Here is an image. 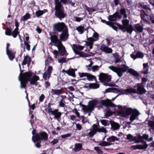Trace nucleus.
I'll list each match as a JSON object with an SVG mask.
<instances>
[{
  "label": "nucleus",
  "instance_id": "nucleus-1",
  "mask_svg": "<svg viewBox=\"0 0 154 154\" xmlns=\"http://www.w3.org/2000/svg\"><path fill=\"white\" fill-rule=\"evenodd\" d=\"M53 29L54 31L50 39L52 43L57 47L60 55H67L68 53L62 42H65L69 38V34L68 26L63 22H58L54 24Z\"/></svg>",
  "mask_w": 154,
  "mask_h": 154
},
{
  "label": "nucleus",
  "instance_id": "nucleus-2",
  "mask_svg": "<svg viewBox=\"0 0 154 154\" xmlns=\"http://www.w3.org/2000/svg\"><path fill=\"white\" fill-rule=\"evenodd\" d=\"M118 113L122 116L128 118V116L131 115L130 118V122H127V124H130L134 120L138 119V116L140 114V112L136 109H132L131 108H127L125 106L123 109H121L118 112Z\"/></svg>",
  "mask_w": 154,
  "mask_h": 154
},
{
  "label": "nucleus",
  "instance_id": "nucleus-3",
  "mask_svg": "<svg viewBox=\"0 0 154 154\" xmlns=\"http://www.w3.org/2000/svg\"><path fill=\"white\" fill-rule=\"evenodd\" d=\"M67 3V0H54L55 7L54 16L56 18L62 20L67 16V14L64 11V8L62 3L66 4Z\"/></svg>",
  "mask_w": 154,
  "mask_h": 154
},
{
  "label": "nucleus",
  "instance_id": "nucleus-4",
  "mask_svg": "<svg viewBox=\"0 0 154 154\" xmlns=\"http://www.w3.org/2000/svg\"><path fill=\"white\" fill-rule=\"evenodd\" d=\"M122 25L117 22L112 23L110 26L115 30L117 31V28L115 26L116 25L118 27L119 29L123 32H127L131 34L134 29L132 25L129 24V21L127 19H124L122 21Z\"/></svg>",
  "mask_w": 154,
  "mask_h": 154
},
{
  "label": "nucleus",
  "instance_id": "nucleus-5",
  "mask_svg": "<svg viewBox=\"0 0 154 154\" xmlns=\"http://www.w3.org/2000/svg\"><path fill=\"white\" fill-rule=\"evenodd\" d=\"M137 90L131 87L126 89L122 88L119 89L114 88V90H116L119 93V95L123 94L128 95L131 93H137L141 94L145 93L146 91L142 85L140 84H137Z\"/></svg>",
  "mask_w": 154,
  "mask_h": 154
},
{
  "label": "nucleus",
  "instance_id": "nucleus-6",
  "mask_svg": "<svg viewBox=\"0 0 154 154\" xmlns=\"http://www.w3.org/2000/svg\"><path fill=\"white\" fill-rule=\"evenodd\" d=\"M99 79L102 83H103V85L106 86L110 87L114 86L112 84L108 83L111 81V75L107 74L100 73L99 75Z\"/></svg>",
  "mask_w": 154,
  "mask_h": 154
},
{
  "label": "nucleus",
  "instance_id": "nucleus-7",
  "mask_svg": "<svg viewBox=\"0 0 154 154\" xmlns=\"http://www.w3.org/2000/svg\"><path fill=\"white\" fill-rule=\"evenodd\" d=\"M48 139V134L45 131L36 133L34 136H33L32 137V140L34 143L38 140H47Z\"/></svg>",
  "mask_w": 154,
  "mask_h": 154
},
{
  "label": "nucleus",
  "instance_id": "nucleus-8",
  "mask_svg": "<svg viewBox=\"0 0 154 154\" xmlns=\"http://www.w3.org/2000/svg\"><path fill=\"white\" fill-rule=\"evenodd\" d=\"M121 66L122 67H117L115 72L119 77H121L123 75V73L126 72L129 68L128 66L125 64H122Z\"/></svg>",
  "mask_w": 154,
  "mask_h": 154
},
{
  "label": "nucleus",
  "instance_id": "nucleus-9",
  "mask_svg": "<svg viewBox=\"0 0 154 154\" xmlns=\"http://www.w3.org/2000/svg\"><path fill=\"white\" fill-rule=\"evenodd\" d=\"M52 109H51L49 110L48 113L54 116V119L59 120L61 118L62 113L59 111L58 109H55L54 110Z\"/></svg>",
  "mask_w": 154,
  "mask_h": 154
},
{
  "label": "nucleus",
  "instance_id": "nucleus-10",
  "mask_svg": "<svg viewBox=\"0 0 154 154\" xmlns=\"http://www.w3.org/2000/svg\"><path fill=\"white\" fill-rule=\"evenodd\" d=\"M23 70L21 71L20 74V75H21L20 78L29 82V80L31 78L32 72L31 71H29L23 73Z\"/></svg>",
  "mask_w": 154,
  "mask_h": 154
},
{
  "label": "nucleus",
  "instance_id": "nucleus-11",
  "mask_svg": "<svg viewBox=\"0 0 154 154\" xmlns=\"http://www.w3.org/2000/svg\"><path fill=\"white\" fill-rule=\"evenodd\" d=\"M130 57L132 58L135 60L137 58H143L144 57V54L140 51H135L130 54Z\"/></svg>",
  "mask_w": 154,
  "mask_h": 154
},
{
  "label": "nucleus",
  "instance_id": "nucleus-12",
  "mask_svg": "<svg viewBox=\"0 0 154 154\" xmlns=\"http://www.w3.org/2000/svg\"><path fill=\"white\" fill-rule=\"evenodd\" d=\"M51 66H49L47 70L43 73V78L45 81L48 80L51 77V74L53 70Z\"/></svg>",
  "mask_w": 154,
  "mask_h": 154
},
{
  "label": "nucleus",
  "instance_id": "nucleus-13",
  "mask_svg": "<svg viewBox=\"0 0 154 154\" xmlns=\"http://www.w3.org/2000/svg\"><path fill=\"white\" fill-rule=\"evenodd\" d=\"M140 17L141 20L144 23H149V16L147 14L145 11L142 10L140 11Z\"/></svg>",
  "mask_w": 154,
  "mask_h": 154
},
{
  "label": "nucleus",
  "instance_id": "nucleus-14",
  "mask_svg": "<svg viewBox=\"0 0 154 154\" xmlns=\"http://www.w3.org/2000/svg\"><path fill=\"white\" fill-rule=\"evenodd\" d=\"M144 144L143 145L137 144L136 145L132 146L133 149H145L148 146V145L146 144V141L142 142Z\"/></svg>",
  "mask_w": 154,
  "mask_h": 154
},
{
  "label": "nucleus",
  "instance_id": "nucleus-15",
  "mask_svg": "<svg viewBox=\"0 0 154 154\" xmlns=\"http://www.w3.org/2000/svg\"><path fill=\"white\" fill-rule=\"evenodd\" d=\"M9 59L11 61L13 60L15 57V54L16 51L13 49H10V50L6 51Z\"/></svg>",
  "mask_w": 154,
  "mask_h": 154
},
{
  "label": "nucleus",
  "instance_id": "nucleus-16",
  "mask_svg": "<svg viewBox=\"0 0 154 154\" xmlns=\"http://www.w3.org/2000/svg\"><path fill=\"white\" fill-rule=\"evenodd\" d=\"M100 102L103 105L106 107H114L115 106V104L112 103L110 100H100Z\"/></svg>",
  "mask_w": 154,
  "mask_h": 154
},
{
  "label": "nucleus",
  "instance_id": "nucleus-17",
  "mask_svg": "<svg viewBox=\"0 0 154 154\" xmlns=\"http://www.w3.org/2000/svg\"><path fill=\"white\" fill-rule=\"evenodd\" d=\"M39 79V78L38 76L35 75L29 80V82H30V85H35V86H37L38 83L37 81Z\"/></svg>",
  "mask_w": 154,
  "mask_h": 154
},
{
  "label": "nucleus",
  "instance_id": "nucleus-18",
  "mask_svg": "<svg viewBox=\"0 0 154 154\" xmlns=\"http://www.w3.org/2000/svg\"><path fill=\"white\" fill-rule=\"evenodd\" d=\"M119 138L117 137L114 136H111L107 138L106 139L108 142H109V143L111 144V145L114 144V143H112V142H114L115 141H119Z\"/></svg>",
  "mask_w": 154,
  "mask_h": 154
},
{
  "label": "nucleus",
  "instance_id": "nucleus-19",
  "mask_svg": "<svg viewBox=\"0 0 154 154\" xmlns=\"http://www.w3.org/2000/svg\"><path fill=\"white\" fill-rule=\"evenodd\" d=\"M75 146V147L72 149L74 152H78L82 149V145L81 143H76Z\"/></svg>",
  "mask_w": 154,
  "mask_h": 154
},
{
  "label": "nucleus",
  "instance_id": "nucleus-20",
  "mask_svg": "<svg viewBox=\"0 0 154 154\" xmlns=\"http://www.w3.org/2000/svg\"><path fill=\"white\" fill-rule=\"evenodd\" d=\"M84 48V46H82L76 44H73L72 47V50L74 53L75 51H80H80L82 50Z\"/></svg>",
  "mask_w": 154,
  "mask_h": 154
},
{
  "label": "nucleus",
  "instance_id": "nucleus-21",
  "mask_svg": "<svg viewBox=\"0 0 154 154\" xmlns=\"http://www.w3.org/2000/svg\"><path fill=\"white\" fill-rule=\"evenodd\" d=\"M100 49L102 51L107 53H111L112 51L111 48L106 47L105 45L101 46Z\"/></svg>",
  "mask_w": 154,
  "mask_h": 154
},
{
  "label": "nucleus",
  "instance_id": "nucleus-22",
  "mask_svg": "<svg viewBox=\"0 0 154 154\" xmlns=\"http://www.w3.org/2000/svg\"><path fill=\"white\" fill-rule=\"evenodd\" d=\"M97 104V101L95 100H91L89 102L88 106L90 111H91L93 110L94 107L96 106Z\"/></svg>",
  "mask_w": 154,
  "mask_h": 154
},
{
  "label": "nucleus",
  "instance_id": "nucleus-23",
  "mask_svg": "<svg viewBox=\"0 0 154 154\" xmlns=\"http://www.w3.org/2000/svg\"><path fill=\"white\" fill-rule=\"evenodd\" d=\"M109 122L111 126V128L113 130H116L120 128V125L118 123L112 121H110Z\"/></svg>",
  "mask_w": 154,
  "mask_h": 154
},
{
  "label": "nucleus",
  "instance_id": "nucleus-24",
  "mask_svg": "<svg viewBox=\"0 0 154 154\" xmlns=\"http://www.w3.org/2000/svg\"><path fill=\"white\" fill-rule=\"evenodd\" d=\"M19 80L20 82V88H26L28 82H29L26 80H24L22 78H20Z\"/></svg>",
  "mask_w": 154,
  "mask_h": 154
},
{
  "label": "nucleus",
  "instance_id": "nucleus-25",
  "mask_svg": "<svg viewBox=\"0 0 154 154\" xmlns=\"http://www.w3.org/2000/svg\"><path fill=\"white\" fill-rule=\"evenodd\" d=\"M128 70L127 72L133 75L136 77H138L140 76L138 72L134 70L132 68L129 69Z\"/></svg>",
  "mask_w": 154,
  "mask_h": 154
},
{
  "label": "nucleus",
  "instance_id": "nucleus-26",
  "mask_svg": "<svg viewBox=\"0 0 154 154\" xmlns=\"http://www.w3.org/2000/svg\"><path fill=\"white\" fill-rule=\"evenodd\" d=\"M143 71L142 73L144 74H147L148 73L149 66H148V63H143Z\"/></svg>",
  "mask_w": 154,
  "mask_h": 154
},
{
  "label": "nucleus",
  "instance_id": "nucleus-27",
  "mask_svg": "<svg viewBox=\"0 0 154 154\" xmlns=\"http://www.w3.org/2000/svg\"><path fill=\"white\" fill-rule=\"evenodd\" d=\"M48 12V10L46 9H44L43 10H39L38 11H36L35 13V15L37 17H38L40 16L43 15L45 13Z\"/></svg>",
  "mask_w": 154,
  "mask_h": 154
},
{
  "label": "nucleus",
  "instance_id": "nucleus-28",
  "mask_svg": "<svg viewBox=\"0 0 154 154\" xmlns=\"http://www.w3.org/2000/svg\"><path fill=\"white\" fill-rule=\"evenodd\" d=\"M51 92L53 95H59L63 93V90L62 89H52Z\"/></svg>",
  "mask_w": 154,
  "mask_h": 154
},
{
  "label": "nucleus",
  "instance_id": "nucleus-29",
  "mask_svg": "<svg viewBox=\"0 0 154 154\" xmlns=\"http://www.w3.org/2000/svg\"><path fill=\"white\" fill-rule=\"evenodd\" d=\"M139 8H142L143 9L148 10H150V8L149 7V5H145L144 3H139L138 5Z\"/></svg>",
  "mask_w": 154,
  "mask_h": 154
},
{
  "label": "nucleus",
  "instance_id": "nucleus-30",
  "mask_svg": "<svg viewBox=\"0 0 154 154\" xmlns=\"http://www.w3.org/2000/svg\"><path fill=\"white\" fill-rule=\"evenodd\" d=\"M136 31L139 32H142L143 30V27L139 23L135 24L134 26Z\"/></svg>",
  "mask_w": 154,
  "mask_h": 154
},
{
  "label": "nucleus",
  "instance_id": "nucleus-31",
  "mask_svg": "<svg viewBox=\"0 0 154 154\" xmlns=\"http://www.w3.org/2000/svg\"><path fill=\"white\" fill-rule=\"evenodd\" d=\"M76 70V69H74L73 68L69 69L67 70V74L70 76H71L73 77H75L76 75L75 74V71Z\"/></svg>",
  "mask_w": 154,
  "mask_h": 154
},
{
  "label": "nucleus",
  "instance_id": "nucleus-32",
  "mask_svg": "<svg viewBox=\"0 0 154 154\" xmlns=\"http://www.w3.org/2000/svg\"><path fill=\"white\" fill-rule=\"evenodd\" d=\"M80 105L82 107V109L83 110L84 112H91L90 109H89L88 106H86V105L82 104L80 103Z\"/></svg>",
  "mask_w": 154,
  "mask_h": 154
},
{
  "label": "nucleus",
  "instance_id": "nucleus-33",
  "mask_svg": "<svg viewBox=\"0 0 154 154\" xmlns=\"http://www.w3.org/2000/svg\"><path fill=\"white\" fill-rule=\"evenodd\" d=\"M76 29L80 34H82L85 31V27L83 26H80L77 27Z\"/></svg>",
  "mask_w": 154,
  "mask_h": 154
},
{
  "label": "nucleus",
  "instance_id": "nucleus-34",
  "mask_svg": "<svg viewBox=\"0 0 154 154\" xmlns=\"http://www.w3.org/2000/svg\"><path fill=\"white\" fill-rule=\"evenodd\" d=\"M96 143H99L98 145L102 146H109L111 145V144H110L109 143V142H108V141H97Z\"/></svg>",
  "mask_w": 154,
  "mask_h": 154
},
{
  "label": "nucleus",
  "instance_id": "nucleus-35",
  "mask_svg": "<svg viewBox=\"0 0 154 154\" xmlns=\"http://www.w3.org/2000/svg\"><path fill=\"white\" fill-rule=\"evenodd\" d=\"M31 60V57L27 55L24 56V59L22 63V65H26L27 62Z\"/></svg>",
  "mask_w": 154,
  "mask_h": 154
},
{
  "label": "nucleus",
  "instance_id": "nucleus-36",
  "mask_svg": "<svg viewBox=\"0 0 154 154\" xmlns=\"http://www.w3.org/2000/svg\"><path fill=\"white\" fill-rule=\"evenodd\" d=\"M75 53L79 55L81 57H88V54L86 53L81 51H75Z\"/></svg>",
  "mask_w": 154,
  "mask_h": 154
},
{
  "label": "nucleus",
  "instance_id": "nucleus-37",
  "mask_svg": "<svg viewBox=\"0 0 154 154\" xmlns=\"http://www.w3.org/2000/svg\"><path fill=\"white\" fill-rule=\"evenodd\" d=\"M86 77L87 79L89 81L94 80L96 81H97V79L96 77L90 73H88Z\"/></svg>",
  "mask_w": 154,
  "mask_h": 154
},
{
  "label": "nucleus",
  "instance_id": "nucleus-38",
  "mask_svg": "<svg viewBox=\"0 0 154 154\" xmlns=\"http://www.w3.org/2000/svg\"><path fill=\"white\" fill-rule=\"evenodd\" d=\"M119 11L121 14L120 15H123V17L124 18H126L127 17V15L126 14V10L125 8H121L119 10Z\"/></svg>",
  "mask_w": 154,
  "mask_h": 154
},
{
  "label": "nucleus",
  "instance_id": "nucleus-39",
  "mask_svg": "<svg viewBox=\"0 0 154 154\" xmlns=\"http://www.w3.org/2000/svg\"><path fill=\"white\" fill-rule=\"evenodd\" d=\"M141 139V136L140 134H137V136L134 137L132 140V141H135L136 143L140 142V140Z\"/></svg>",
  "mask_w": 154,
  "mask_h": 154
},
{
  "label": "nucleus",
  "instance_id": "nucleus-40",
  "mask_svg": "<svg viewBox=\"0 0 154 154\" xmlns=\"http://www.w3.org/2000/svg\"><path fill=\"white\" fill-rule=\"evenodd\" d=\"M30 18V14L28 13H27L21 18L20 21L21 22L25 21Z\"/></svg>",
  "mask_w": 154,
  "mask_h": 154
},
{
  "label": "nucleus",
  "instance_id": "nucleus-41",
  "mask_svg": "<svg viewBox=\"0 0 154 154\" xmlns=\"http://www.w3.org/2000/svg\"><path fill=\"white\" fill-rule=\"evenodd\" d=\"M110 17H113L115 19H121L122 17L121 15L119 14V13L118 12H116L112 15H110Z\"/></svg>",
  "mask_w": 154,
  "mask_h": 154
},
{
  "label": "nucleus",
  "instance_id": "nucleus-42",
  "mask_svg": "<svg viewBox=\"0 0 154 154\" xmlns=\"http://www.w3.org/2000/svg\"><path fill=\"white\" fill-rule=\"evenodd\" d=\"M89 87L90 88L97 89L99 88V85L97 83H90Z\"/></svg>",
  "mask_w": 154,
  "mask_h": 154
},
{
  "label": "nucleus",
  "instance_id": "nucleus-43",
  "mask_svg": "<svg viewBox=\"0 0 154 154\" xmlns=\"http://www.w3.org/2000/svg\"><path fill=\"white\" fill-rule=\"evenodd\" d=\"M3 29H5L3 28ZM5 29V34L7 35L11 36L12 29L10 27H7Z\"/></svg>",
  "mask_w": 154,
  "mask_h": 154
},
{
  "label": "nucleus",
  "instance_id": "nucleus-44",
  "mask_svg": "<svg viewBox=\"0 0 154 154\" xmlns=\"http://www.w3.org/2000/svg\"><path fill=\"white\" fill-rule=\"evenodd\" d=\"M149 135L146 134H143V136H141V139L140 140V142H143L144 141L143 140V139L147 141L148 139Z\"/></svg>",
  "mask_w": 154,
  "mask_h": 154
},
{
  "label": "nucleus",
  "instance_id": "nucleus-45",
  "mask_svg": "<svg viewBox=\"0 0 154 154\" xmlns=\"http://www.w3.org/2000/svg\"><path fill=\"white\" fill-rule=\"evenodd\" d=\"M96 133V131L92 130L90 131L86 136H88L89 138H92Z\"/></svg>",
  "mask_w": 154,
  "mask_h": 154
},
{
  "label": "nucleus",
  "instance_id": "nucleus-46",
  "mask_svg": "<svg viewBox=\"0 0 154 154\" xmlns=\"http://www.w3.org/2000/svg\"><path fill=\"white\" fill-rule=\"evenodd\" d=\"M103 132L106 133L107 132L106 130V128L103 127H101V128H98L97 131V132Z\"/></svg>",
  "mask_w": 154,
  "mask_h": 154
},
{
  "label": "nucleus",
  "instance_id": "nucleus-47",
  "mask_svg": "<svg viewBox=\"0 0 154 154\" xmlns=\"http://www.w3.org/2000/svg\"><path fill=\"white\" fill-rule=\"evenodd\" d=\"M113 114V112L110 111V110H107L106 111L105 114V116L106 118H108L111 115H112Z\"/></svg>",
  "mask_w": 154,
  "mask_h": 154
},
{
  "label": "nucleus",
  "instance_id": "nucleus-48",
  "mask_svg": "<svg viewBox=\"0 0 154 154\" xmlns=\"http://www.w3.org/2000/svg\"><path fill=\"white\" fill-rule=\"evenodd\" d=\"M24 44L26 46V49L28 51H29L30 49V45L29 44L30 42H25L24 41Z\"/></svg>",
  "mask_w": 154,
  "mask_h": 154
},
{
  "label": "nucleus",
  "instance_id": "nucleus-49",
  "mask_svg": "<svg viewBox=\"0 0 154 154\" xmlns=\"http://www.w3.org/2000/svg\"><path fill=\"white\" fill-rule=\"evenodd\" d=\"M149 23L151 22L152 23H154V14H151L149 16Z\"/></svg>",
  "mask_w": 154,
  "mask_h": 154
},
{
  "label": "nucleus",
  "instance_id": "nucleus-50",
  "mask_svg": "<svg viewBox=\"0 0 154 154\" xmlns=\"http://www.w3.org/2000/svg\"><path fill=\"white\" fill-rule=\"evenodd\" d=\"M99 34L97 32H95L93 35L94 39L96 41L99 39Z\"/></svg>",
  "mask_w": 154,
  "mask_h": 154
},
{
  "label": "nucleus",
  "instance_id": "nucleus-51",
  "mask_svg": "<svg viewBox=\"0 0 154 154\" xmlns=\"http://www.w3.org/2000/svg\"><path fill=\"white\" fill-rule=\"evenodd\" d=\"M94 149L99 154H102L103 153V152L100 148L99 147H94Z\"/></svg>",
  "mask_w": 154,
  "mask_h": 154
},
{
  "label": "nucleus",
  "instance_id": "nucleus-52",
  "mask_svg": "<svg viewBox=\"0 0 154 154\" xmlns=\"http://www.w3.org/2000/svg\"><path fill=\"white\" fill-rule=\"evenodd\" d=\"M108 121L104 119L100 120V122L101 124L104 126H106L108 125L109 124L108 122Z\"/></svg>",
  "mask_w": 154,
  "mask_h": 154
},
{
  "label": "nucleus",
  "instance_id": "nucleus-53",
  "mask_svg": "<svg viewBox=\"0 0 154 154\" xmlns=\"http://www.w3.org/2000/svg\"><path fill=\"white\" fill-rule=\"evenodd\" d=\"M19 33L20 32H18L13 30V31H12L11 35L14 38H16Z\"/></svg>",
  "mask_w": 154,
  "mask_h": 154
},
{
  "label": "nucleus",
  "instance_id": "nucleus-54",
  "mask_svg": "<svg viewBox=\"0 0 154 154\" xmlns=\"http://www.w3.org/2000/svg\"><path fill=\"white\" fill-rule=\"evenodd\" d=\"M99 69V67L97 65H95L92 67V69L93 72L98 71Z\"/></svg>",
  "mask_w": 154,
  "mask_h": 154
},
{
  "label": "nucleus",
  "instance_id": "nucleus-55",
  "mask_svg": "<svg viewBox=\"0 0 154 154\" xmlns=\"http://www.w3.org/2000/svg\"><path fill=\"white\" fill-rule=\"evenodd\" d=\"M66 62V57H63L58 60V62L61 63H65Z\"/></svg>",
  "mask_w": 154,
  "mask_h": 154
},
{
  "label": "nucleus",
  "instance_id": "nucleus-56",
  "mask_svg": "<svg viewBox=\"0 0 154 154\" xmlns=\"http://www.w3.org/2000/svg\"><path fill=\"white\" fill-rule=\"evenodd\" d=\"M117 68V67H116L113 66H110L109 67V68L110 70H112L114 72H116V71Z\"/></svg>",
  "mask_w": 154,
  "mask_h": 154
},
{
  "label": "nucleus",
  "instance_id": "nucleus-57",
  "mask_svg": "<svg viewBox=\"0 0 154 154\" xmlns=\"http://www.w3.org/2000/svg\"><path fill=\"white\" fill-rule=\"evenodd\" d=\"M71 135L72 134L71 133H68L66 134H65L61 135V137L63 139L65 138L70 137L71 136Z\"/></svg>",
  "mask_w": 154,
  "mask_h": 154
},
{
  "label": "nucleus",
  "instance_id": "nucleus-58",
  "mask_svg": "<svg viewBox=\"0 0 154 154\" xmlns=\"http://www.w3.org/2000/svg\"><path fill=\"white\" fill-rule=\"evenodd\" d=\"M147 81V79L145 77H143L141 79V82L140 84L141 85L146 84V83Z\"/></svg>",
  "mask_w": 154,
  "mask_h": 154
},
{
  "label": "nucleus",
  "instance_id": "nucleus-59",
  "mask_svg": "<svg viewBox=\"0 0 154 154\" xmlns=\"http://www.w3.org/2000/svg\"><path fill=\"white\" fill-rule=\"evenodd\" d=\"M41 141L40 140H38V141H36V143H35V145L38 148H40L41 146Z\"/></svg>",
  "mask_w": 154,
  "mask_h": 154
},
{
  "label": "nucleus",
  "instance_id": "nucleus-60",
  "mask_svg": "<svg viewBox=\"0 0 154 154\" xmlns=\"http://www.w3.org/2000/svg\"><path fill=\"white\" fill-rule=\"evenodd\" d=\"M45 98V95L43 94H41L39 97V101L40 102H42Z\"/></svg>",
  "mask_w": 154,
  "mask_h": 154
},
{
  "label": "nucleus",
  "instance_id": "nucleus-61",
  "mask_svg": "<svg viewBox=\"0 0 154 154\" xmlns=\"http://www.w3.org/2000/svg\"><path fill=\"white\" fill-rule=\"evenodd\" d=\"M87 40L88 42H89L92 44H93V42L95 41L94 38L92 37H89L87 38Z\"/></svg>",
  "mask_w": 154,
  "mask_h": 154
},
{
  "label": "nucleus",
  "instance_id": "nucleus-62",
  "mask_svg": "<svg viewBox=\"0 0 154 154\" xmlns=\"http://www.w3.org/2000/svg\"><path fill=\"white\" fill-rule=\"evenodd\" d=\"M148 124L149 125L151 128H154V121H149L148 122Z\"/></svg>",
  "mask_w": 154,
  "mask_h": 154
},
{
  "label": "nucleus",
  "instance_id": "nucleus-63",
  "mask_svg": "<svg viewBox=\"0 0 154 154\" xmlns=\"http://www.w3.org/2000/svg\"><path fill=\"white\" fill-rule=\"evenodd\" d=\"M63 99H61L59 102V106L62 107H63L65 106V104L63 103Z\"/></svg>",
  "mask_w": 154,
  "mask_h": 154
},
{
  "label": "nucleus",
  "instance_id": "nucleus-64",
  "mask_svg": "<svg viewBox=\"0 0 154 154\" xmlns=\"http://www.w3.org/2000/svg\"><path fill=\"white\" fill-rule=\"evenodd\" d=\"M53 54L55 56V58H57V56L59 55V52L56 50H54L52 52Z\"/></svg>",
  "mask_w": 154,
  "mask_h": 154
}]
</instances>
